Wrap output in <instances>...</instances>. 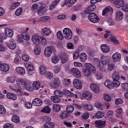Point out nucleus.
Here are the masks:
<instances>
[{"label": "nucleus", "mask_w": 128, "mask_h": 128, "mask_svg": "<svg viewBox=\"0 0 128 128\" xmlns=\"http://www.w3.org/2000/svg\"><path fill=\"white\" fill-rule=\"evenodd\" d=\"M32 12H36L38 16H42L46 12V4L44 2L34 4L31 8Z\"/></svg>", "instance_id": "nucleus-1"}, {"label": "nucleus", "mask_w": 128, "mask_h": 128, "mask_svg": "<svg viewBox=\"0 0 128 128\" xmlns=\"http://www.w3.org/2000/svg\"><path fill=\"white\" fill-rule=\"evenodd\" d=\"M96 70L91 64L87 63L85 64V68H83L82 72L85 76H90L92 74H96Z\"/></svg>", "instance_id": "nucleus-2"}, {"label": "nucleus", "mask_w": 128, "mask_h": 128, "mask_svg": "<svg viewBox=\"0 0 128 128\" xmlns=\"http://www.w3.org/2000/svg\"><path fill=\"white\" fill-rule=\"evenodd\" d=\"M16 84L19 88H25L27 90H29V92H32L34 89L30 87L28 88V84L29 82L26 79H22V78H19L16 80Z\"/></svg>", "instance_id": "nucleus-3"}, {"label": "nucleus", "mask_w": 128, "mask_h": 128, "mask_svg": "<svg viewBox=\"0 0 128 128\" xmlns=\"http://www.w3.org/2000/svg\"><path fill=\"white\" fill-rule=\"evenodd\" d=\"M56 48L54 46H49L45 48L44 56L47 58H50L52 56V52H56Z\"/></svg>", "instance_id": "nucleus-4"}, {"label": "nucleus", "mask_w": 128, "mask_h": 128, "mask_svg": "<svg viewBox=\"0 0 128 128\" xmlns=\"http://www.w3.org/2000/svg\"><path fill=\"white\" fill-rule=\"evenodd\" d=\"M110 36V40L112 42H114L115 44H120V41L118 40H116V36L112 34V33L110 32V31H106V34L104 35V38H108V36Z\"/></svg>", "instance_id": "nucleus-5"}, {"label": "nucleus", "mask_w": 128, "mask_h": 128, "mask_svg": "<svg viewBox=\"0 0 128 128\" xmlns=\"http://www.w3.org/2000/svg\"><path fill=\"white\" fill-rule=\"evenodd\" d=\"M112 84L114 86L115 88H118L120 84V81H118V80H120V75H118V74L116 72H114L112 76Z\"/></svg>", "instance_id": "nucleus-6"}, {"label": "nucleus", "mask_w": 128, "mask_h": 128, "mask_svg": "<svg viewBox=\"0 0 128 128\" xmlns=\"http://www.w3.org/2000/svg\"><path fill=\"white\" fill-rule=\"evenodd\" d=\"M64 38L66 40H72V30L68 28H65L63 30Z\"/></svg>", "instance_id": "nucleus-7"}, {"label": "nucleus", "mask_w": 128, "mask_h": 128, "mask_svg": "<svg viewBox=\"0 0 128 128\" xmlns=\"http://www.w3.org/2000/svg\"><path fill=\"white\" fill-rule=\"evenodd\" d=\"M71 74H72L75 78H80L82 77V72L78 68H74L70 70V72Z\"/></svg>", "instance_id": "nucleus-8"}, {"label": "nucleus", "mask_w": 128, "mask_h": 128, "mask_svg": "<svg viewBox=\"0 0 128 128\" xmlns=\"http://www.w3.org/2000/svg\"><path fill=\"white\" fill-rule=\"evenodd\" d=\"M88 18L89 20L91 22H93L94 24L98 22L100 20V18H98L96 14L94 12L89 14Z\"/></svg>", "instance_id": "nucleus-9"}, {"label": "nucleus", "mask_w": 128, "mask_h": 128, "mask_svg": "<svg viewBox=\"0 0 128 128\" xmlns=\"http://www.w3.org/2000/svg\"><path fill=\"white\" fill-rule=\"evenodd\" d=\"M49 84L52 88H58V86H60L62 85V82H60V78H56L54 79V82H50Z\"/></svg>", "instance_id": "nucleus-10"}, {"label": "nucleus", "mask_w": 128, "mask_h": 128, "mask_svg": "<svg viewBox=\"0 0 128 128\" xmlns=\"http://www.w3.org/2000/svg\"><path fill=\"white\" fill-rule=\"evenodd\" d=\"M6 46L10 50H16V43L14 39H11L8 42H6Z\"/></svg>", "instance_id": "nucleus-11"}, {"label": "nucleus", "mask_w": 128, "mask_h": 128, "mask_svg": "<svg viewBox=\"0 0 128 128\" xmlns=\"http://www.w3.org/2000/svg\"><path fill=\"white\" fill-rule=\"evenodd\" d=\"M76 2V0H64L63 4H62V8L66 6L67 8H71Z\"/></svg>", "instance_id": "nucleus-12"}, {"label": "nucleus", "mask_w": 128, "mask_h": 128, "mask_svg": "<svg viewBox=\"0 0 128 128\" xmlns=\"http://www.w3.org/2000/svg\"><path fill=\"white\" fill-rule=\"evenodd\" d=\"M73 86L77 90H82V82L78 79H74L73 80Z\"/></svg>", "instance_id": "nucleus-13"}, {"label": "nucleus", "mask_w": 128, "mask_h": 128, "mask_svg": "<svg viewBox=\"0 0 128 128\" xmlns=\"http://www.w3.org/2000/svg\"><path fill=\"white\" fill-rule=\"evenodd\" d=\"M94 66H96L97 68H100V70L102 72H106V69L104 68V67L100 66V60L98 58H94L93 61Z\"/></svg>", "instance_id": "nucleus-14"}, {"label": "nucleus", "mask_w": 128, "mask_h": 128, "mask_svg": "<svg viewBox=\"0 0 128 128\" xmlns=\"http://www.w3.org/2000/svg\"><path fill=\"white\" fill-rule=\"evenodd\" d=\"M112 8L110 6L106 7L103 10L102 16H111L112 14Z\"/></svg>", "instance_id": "nucleus-15"}, {"label": "nucleus", "mask_w": 128, "mask_h": 128, "mask_svg": "<svg viewBox=\"0 0 128 128\" xmlns=\"http://www.w3.org/2000/svg\"><path fill=\"white\" fill-rule=\"evenodd\" d=\"M90 88L94 92L95 94H98L100 90V87L98 85L94 84H91L90 85Z\"/></svg>", "instance_id": "nucleus-16"}, {"label": "nucleus", "mask_w": 128, "mask_h": 128, "mask_svg": "<svg viewBox=\"0 0 128 128\" xmlns=\"http://www.w3.org/2000/svg\"><path fill=\"white\" fill-rule=\"evenodd\" d=\"M4 34L7 38H12L14 36V31L10 28L4 29Z\"/></svg>", "instance_id": "nucleus-17"}, {"label": "nucleus", "mask_w": 128, "mask_h": 128, "mask_svg": "<svg viewBox=\"0 0 128 128\" xmlns=\"http://www.w3.org/2000/svg\"><path fill=\"white\" fill-rule=\"evenodd\" d=\"M32 40L36 46H38L40 43V37L36 34L32 36Z\"/></svg>", "instance_id": "nucleus-18"}, {"label": "nucleus", "mask_w": 128, "mask_h": 128, "mask_svg": "<svg viewBox=\"0 0 128 128\" xmlns=\"http://www.w3.org/2000/svg\"><path fill=\"white\" fill-rule=\"evenodd\" d=\"M114 6L118 8H124V0H117L114 2Z\"/></svg>", "instance_id": "nucleus-19"}, {"label": "nucleus", "mask_w": 128, "mask_h": 128, "mask_svg": "<svg viewBox=\"0 0 128 128\" xmlns=\"http://www.w3.org/2000/svg\"><path fill=\"white\" fill-rule=\"evenodd\" d=\"M121 58H122V55H120V54L118 52L113 54L112 56V58L114 62H120V60Z\"/></svg>", "instance_id": "nucleus-20"}, {"label": "nucleus", "mask_w": 128, "mask_h": 128, "mask_svg": "<svg viewBox=\"0 0 128 128\" xmlns=\"http://www.w3.org/2000/svg\"><path fill=\"white\" fill-rule=\"evenodd\" d=\"M95 126L96 128H102L106 126V121L96 120L95 121Z\"/></svg>", "instance_id": "nucleus-21"}, {"label": "nucleus", "mask_w": 128, "mask_h": 128, "mask_svg": "<svg viewBox=\"0 0 128 128\" xmlns=\"http://www.w3.org/2000/svg\"><path fill=\"white\" fill-rule=\"evenodd\" d=\"M0 70L4 72H8L10 70V66L6 64H0Z\"/></svg>", "instance_id": "nucleus-22"}, {"label": "nucleus", "mask_w": 128, "mask_h": 128, "mask_svg": "<svg viewBox=\"0 0 128 128\" xmlns=\"http://www.w3.org/2000/svg\"><path fill=\"white\" fill-rule=\"evenodd\" d=\"M42 34L44 36H48L52 34V32L48 28H44L42 30Z\"/></svg>", "instance_id": "nucleus-23"}, {"label": "nucleus", "mask_w": 128, "mask_h": 128, "mask_svg": "<svg viewBox=\"0 0 128 128\" xmlns=\"http://www.w3.org/2000/svg\"><path fill=\"white\" fill-rule=\"evenodd\" d=\"M32 104L35 106H40L42 104V100L40 98H36L32 100Z\"/></svg>", "instance_id": "nucleus-24"}, {"label": "nucleus", "mask_w": 128, "mask_h": 128, "mask_svg": "<svg viewBox=\"0 0 128 128\" xmlns=\"http://www.w3.org/2000/svg\"><path fill=\"white\" fill-rule=\"evenodd\" d=\"M116 20H122L124 18V13L122 11H118L116 12Z\"/></svg>", "instance_id": "nucleus-25"}, {"label": "nucleus", "mask_w": 128, "mask_h": 128, "mask_svg": "<svg viewBox=\"0 0 128 128\" xmlns=\"http://www.w3.org/2000/svg\"><path fill=\"white\" fill-rule=\"evenodd\" d=\"M62 64H66V62H68V56L66 54H63L60 56Z\"/></svg>", "instance_id": "nucleus-26"}, {"label": "nucleus", "mask_w": 128, "mask_h": 128, "mask_svg": "<svg viewBox=\"0 0 128 128\" xmlns=\"http://www.w3.org/2000/svg\"><path fill=\"white\" fill-rule=\"evenodd\" d=\"M108 56H104V55H102L101 56V63L104 66L106 64H108Z\"/></svg>", "instance_id": "nucleus-27"}, {"label": "nucleus", "mask_w": 128, "mask_h": 128, "mask_svg": "<svg viewBox=\"0 0 128 128\" xmlns=\"http://www.w3.org/2000/svg\"><path fill=\"white\" fill-rule=\"evenodd\" d=\"M16 70L18 74H21L22 76L26 74V70L24 68H22V67H17Z\"/></svg>", "instance_id": "nucleus-28"}, {"label": "nucleus", "mask_w": 128, "mask_h": 128, "mask_svg": "<svg viewBox=\"0 0 128 128\" xmlns=\"http://www.w3.org/2000/svg\"><path fill=\"white\" fill-rule=\"evenodd\" d=\"M101 50L103 52L106 54L110 52V46L106 44H103L101 46Z\"/></svg>", "instance_id": "nucleus-29"}, {"label": "nucleus", "mask_w": 128, "mask_h": 128, "mask_svg": "<svg viewBox=\"0 0 128 128\" xmlns=\"http://www.w3.org/2000/svg\"><path fill=\"white\" fill-rule=\"evenodd\" d=\"M16 77L14 76H8L6 78V82L9 84H14L16 82Z\"/></svg>", "instance_id": "nucleus-30"}, {"label": "nucleus", "mask_w": 128, "mask_h": 128, "mask_svg": "<svg viewBox=\"0 0 128 128\" xmlns=\"http://www.w3.org/2000/svg\"><path fill=\"white\" fill-rule=\"evenodd\" d=\"M82 96L86 100H92V94L90 92H85L82 94Z\"/></svg>", "instance_id": "nucleus-31"}, {"label": "nucleus", "mask_w": 128, "mask_h": 128, "mask_svg": "<svg viewBox=\"0 0 128 128\" xmlns=\"http://www.w3.org/2000/svg\"><path fill=\"white\" fill-rule=\"evenodd\" d=\"M80 60L81 62H84L86 60H88V56H86V54L84 52H82L79 56Z\"/></svg>", "instance_id": "nucleus-32"}, {"label": "nucleus", "mask_w": 128, "mask_h": 128, "mask_svg": "<svg viewBox=\"0 0 128 128\" xmlns=\"http://www.w3.org/2000/svg\"><path fill=\"white\" fill-rule=\"evenodd\" d=\"M40 72V74L42 76H44V74H46V66L44 65H42L40 66L39 68Z\"/></svg>", "instance_id": "nucleus-33"}, {"label": "nucleus", "mask_w": 128, "mask_h": 128, "mask_svg": "<svg viewBox=\"0 0 128 128\" xmlns=\"http://www.w3.org/2000/svg\"><path fill=\"white\" fill-rule=\"evenodd\" d=\"M20 3L19 2H14L10 8V10H16L18 6H20Z\"/></svg>", "instance_id": "nucleus-34"}, {"label": "nucleus", "mask_w": 128, "mask_h": 128, "mask_svg": "<svg viewBox=\"0 0 128 128\" xmlns=\"http://www.w3.org/2000/svg\"><path fill=\"white\" fill-rule=\"evenodd\" d=\"M6 98L9 100H16V98H18L16 95L13 94L12 93H8L6 94Z\"/></svg>", "instance_id": "nucleus-35"}, {"label": "nucleus", "mask_w": 128, "mask_h": 128, "mask_svg": "<svg viewBox=\"0 0 128 128\" xmlns=\"http://www.w3.org/2000/svg\"><path fill=\"white\" fill-rule=\"evenodd\" d=\"M104 116V112H103L98 111L95 114V118H102Z\"/></svg>", "instance_id": "nucleus-36"}, {"label": "nucleus", "mask_w": 128, "mask_h": 128, "mask_svg": "<svg viewBox=\"0 0 128 128\" xmlns=\"http://www.w3.org/2000/svg\"><path fill=\"white\" fill-rule=\"evenodd\" d=\"M60 97L56 96H52L50 97V100L53 102H54L55 104H58V102H60L61 100L60 98H58Z\"/></svg>", "instance_id": "nucleus-37"}, {"label": "nucleus", "mask_w": 128, "mask_h": 128, "mask_svg": "<svg viewBox=\"0 0 128 128\" xmlns=\"http://www.w3.org/2000/svg\"><path fill=\"white\" fill-rule=\"evenodd\" d=\"M32 86L34 90H38L40 88V83L39 82H34L32 84Z\"/></svg>", "instance_id": "nucleus-38"}, {"label": "nucleus", "mask_w": 128, "mask_h": 128, "mask_svg": "<svg viewBox=\"0 0 128 128\" xmlns=\"http://www.w3.org/2000/svg\"><path fill=\"white\" fill-rule=\"evenodd\" d=\"M51 62L52 64H58V62H60V58L58 56L54 55L52 57Z\"/></svg>", "instance_id": "nucleus-39"}, {"label": "nucleus", "mask_w": 128, "mask_h": 128, "mask_svg": "<svg viewBox=\"0 0 128 128\" xmlns=\"http://www.w3.org/2000/svg\"><path fill=\"white\" fill-rule=\"evenodd\" d=\"M60 2V0H55L54 2H53L52 4L50 6V10H52L54 8H56V4H58Z\"/></svg>", "instance_id": "nucleus-40"}, {"label": "nucleus", "mask_w": 128, "mask_h": 128, "mask_svg": "<svg viewBox=\"0 0 128 128\" xmlns=\"http://www.w3.org/2000/svg\"><path fill=\"white\" fill-rule=\"evenodd\" d=\"M44 128H54V124L52 122H46L44 124Z\"/></svg>", "instance_id": "nucleus-41"}, {"label": "nucleus", "mask_w": 128, "mask_h": 128, "mask_svg": "<svg viewBox=\"0 0 128 128\" xmlns=\"http://www.w3.org/2000/svg\"><path fill=\"white\" fill-rule=\"evenodd\" d=\"M54 95L56 96H58V98H62V91L60 90H56L54 91Z\"/></svg>", "instance_id": "nucleus-42"}, {"label": "nucleus", "mask_w": 128, "mask_h": 128, "mask_svg": "<svg viewBox=\"0 0 128 128\" xmlns=\"http://www.w3.org/2000/svg\"><path fill=\"white\" fill-rule=\"evenodd\" d=\"M52 108L54 112H60L62 107L60 106V105L58 104H54L53 105Z\"/></svg>", "instance_id": "nucleus-43"}, {"label": "nucleus", "mask_w": 128, "mask_h": 128, "mask_svg": "<svg viewBox=\"0 0 128 128\" xmlns=\"http://www.w3.org/2000/svg\"><path fill=\"white\" fill-rule=\"evenodd\" d=\"M26 66L29 72H32L34 70V67L32 64H26Z\"/></svg>", "instance_id": "nucleus-44"}, {"label": "nucleus", "mask_w": 128, "mask_h": 128, "mask_svg": "<svg viewBox=\"0 0 128 128\" xmlns=\"http://www.w3.org/2000/svg\"><path fill=\"white\" fill-rule=\"evenodd\" d=\"M12 120V122H16V124H18V122H20V117L16 115L13 116Z\"/></svg>", "instance_id": "nucleus-45"}, {"label": "nucleus", "mask_w": 128, "mask_h": 128, "mask_svg": "<svg viewBox=\"0 0 128 128\" xmlns=\"http://www.w3.org/2000/svg\"><path fill=\"white\" fill-rule=\"evenodd\" d=\"M57 38L60 40H64V36L62 35V31H58L56 34Z\"/></svg>", "instance_id": "nucleus-46"}, {"label": "nucleus", "mask_w": 128, "mask_h": 128, "mask_svg": "<svg viewBox=\"0 0 128 128\" xmlns=\"http://www.w3.org/2000/svg\"><path fill=\"white\" fill-rule=\"evenodd\" d=\"M74 110V108L72 106H69L66 108V112L68 114H70V112H72Z\"/></svg>", "instance_id": "nucleus-47"}, {"label": "nucleus", "mask_w": 128, "mask_h": 128, "mask_svg": "<svg viewBox=\"0 0 128 128\" xmlns=\"http://www.w3.org/2000/svg\"><path fill=\"white\" fill-rule=\"evenodd\" d=\"M112 82L110 80H106V82H104V86L108 88H112Z\"/></svg>", "instance_id": "nucleus-48"}, {"label": "nucleus", "mask_w": 128, "mask_h": 128, "mask_svg": "<svg viewBox=\"0 0 128 128\" xmlns=\"http://www.w3.org/2000/svg\"><path fill=\"white\" fill-rule=\"evenodd\" d=\"M42 120H43V122H50V120H52V118L48 116H43L42 118Z\"/></svg>", "instance_id": "nucleus-49"}, {"label": "nucleus", "mask_w": 128, "mask_h": 128, "mask_svg": "<svg viewBox=\"0 0 128 128\" xmlns=\"http://www.w3.org/2000/svg\"><path fill=\"white\" fill-rule=\"evenodd\" d=\"M68 116H70L68 113V112H64L60 115V118H68Z\"/></svg>", "instance_id": "nucleus-50"}, {"label": "nucleus", "mask_w": 128, "mask_h": 128, "mask_svg": "<svg viewBox=\"0 0 128 128\" xmlns=\"http://www.w3.org/2000/svg\"><path fill=\"white\" fill-rule=\"evenodd\" d=\"M122 112H124V110H122V108H119L116 110V116H118V118H120V116H118L119 114H122Z\"/></svg>", "instance_id": "nucleus-51"}, {"label": "nucleus", "mask_w": 128, "mask_h": 128, "mask_svg": "<svg viewBox=\"0 0 128 128\" xmlns=\"http://www.w3.org/2000/svg\"><path fill=\"white\" fill-rule=\"evenodd\" d=\"M42 112H45L46 114H50V108L48 106H46L44 108L43 110H41Z\"/></svg>", "instance_id": "nucleus-52"}, {"label": "nucleus", "mask_w": 128, "mask_h": 128, "mask_svg": "<svg viewBox=\"0 0 128 128\" xmlns=\"http://www.w3.org/2000/svg\"><path fill=\"white\" fill-rule=\"evenodd\" d=\"M42 52V50L40 48L38 47H36V48L34 50V52L35 54H36L37 56H38V54H40V52Z\"/></svg>", "instance_id": "nucleus-53"}, {"label": "nucleus", "mask_w": 128, "mask_h": 128, "mask_svg": "<svg viewBox=\"0 0 128 128\" xmlns=\"http://www.w3.org/2000/svg\"><path fill=\"white\" fill-rule=\"evenodd\" d=\"M70 91L66 89H64L62 91V96H70Z\"/></svg>", "instance_id": "nucleus-54"}, {"label": "nucleus", "mask_w": 128, "mask_h": 128, "mask_svg": "<svg viewBox=\"0 0 128 128\" xmlns=\"http://www.w3.org/2000/svg\"><path fill=\"white\" fill-rule=\"evenodd\" d=\"M96 8V5L94 4H92V5H90L88 8L87 10L88 12H92L94 10V9Z\"/></svg>", "instance_id": "nucleus-55"}, {"label": "nucleus", "mask_w": 128, "mask_h": 128, "mask_svg": "<svg viewBox=\"0 0 128 128\" xmlns=\"http://www.w3.org/2000/svg\"><path fill=\"white\" fill-rule=\"evenodd\" d=\"M106 116L108 118H112V116H114V112L112 110H109L107 112Z\"/></svg>", "instance_id": "nucleus-56"}, {"label": "nucleus", "mask_w": 128, "mask_h": 128, "mask_svg": "<svg viewBox=\"0 0 128 128\" xmlns=\"http://www.w3.org/2000/svg\"><path fill=\"white\" fill-rule=\"evenodd\" d=\"M4 128H14V124L6 123L4 125Z\"/></svg>", "instance_id": "nucleus-57"}, {"label": "nucleus", "mask_w": 128, "mask_h": 128, "mask_svg": "<svg viewBox=\"0 0 128 128\" xmlns=\"http://www.w3.org/2000/svg\"><path fill=\"white\" fill-rule=\"evenodd\" d=\"M45 74H46V78H48L49 80H50L54 76L52 73L51 72H46Z\"/></svg>", "instance_id": "nucleus-58"}, {"label": "nucleus", "mask_w": 128, "mask_h": 128, "mask_svg": "<svg viewBox=\"0 0 128 128\" xmlns=\"http://www.w3.org/2000/svg\"><path fill=\"white\" fill-rule=\"evenodd\" d=\"M104 100H106V102H110V100H112V99L110 98V96H108V94H104Z\"/></svg>", "instance_id": "nucleus-59"}, {"label": "nucleus", "mask_w": 128, "mask_h": 128, "mask_svg": "<svg viewBox=\"0 0 128 128\" xmlns=\"http://www.w3.org/2000/svg\"><path fill=\"white\" fill-rule=\"evenodd\" d=\"M122 88L124 90H126V92H128V83L126 82V83H123L122 84Z\"/></svg>", "instance_id": "nucleus-60"}, {"label": "nucleus", "mask_w": 128, "mask_h": 128, "mask_svg": "<svg viewBox=\"0 0 128 128\" xmlns=\"http://www.w3.org/2000/svg\"><path fill=\"white\" fill-rule=\"evenodd\" d=\"M70 84V79H64L63 81V84L64 86H68Z\"/></svg>", "instance_id": "nucleus-61"}, {"label": "nucleus", "mask_w": 128, "mask_h": 128, "mask_svg": "<svg viewBox=\"0 0 128 128\" xmlns=\"http://www.w3.org/2000/svg\"><path fill=\"white\" fill-rule=\"evenodd\" d=\"M114 68H116V66L114 65V64H108V70L110 71L114 70Z\"/></svg>", "instance_id": "nucleus-62"}, {"label": "nucleus", "mask_w": 128, "mask_h": 128, "mask_svg": "<svg viewBox=\"0 0 128 128\" xmlns=\"http://www.w3.org/2000/svg\"><path fill=\"white\" fill-rule=\"evenodd\" d=\"M95 76L98 80H102V74L100 72L96 73Z\"/></svg>", "instance_id": "nucleus-63"}, {"label": "nucleus", "mask_w": 128, "mask_h": 128, "mask_svg": "<svg viewBox=\"0 0 128 128\" xmlns=\"http://www.w3.org/2000/svg\"><path fill=\"white\" fill-rule=\"evenodd\" d=\"M84 108L87 110H92V105L86 104L84 105Z\"/></svg>", "instance_id": "nucleus-64"}]
</instances>
